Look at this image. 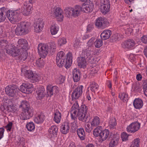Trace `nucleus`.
Returning a JSON list of instances; mask_svg holds the SVG:
<instances>
[{
	"label": "nucleus",
	"instance_id": "27",
	"mask_svg": "<svg viewBox=\"0 0 147 147\" xmlns=\"http://www.w3.org/2000/svg\"><path fill=\"white\" fill-rule=\"evenodd\" d=\"M73 78L74 82L78 81L80 78V71L79 69H74L73 71Z\"/></svg>",
	"mask_w": 147,
	"mask_h": 147
},
{
	"label": "nucleus",
	"instance_id": "21",
	"mask_svg": "<svg viewBox=\"0 0 147 147\" xmlns=\"http://www.w3.org/2000/svg\"><path fill=\"white\" fill-rule=\"evenodd\" d=\"M16 89L15 86L9 85L6 86L5 88V92L8 96L13 97L15 94Z\"/></svg>",
	"mask_w": 147,
	"mask_h": 147
},
{
	"label": "nucleus",
	"instance_id": "31",
	"mask_svg": "<svg viewBox=\"0 0 147 147\" xmlns=\"http://www.w3.org/2000/svg\"><path fill=\"white\" fill-rule=\"evenodd\" d=\"M69 124L68 123H64L61 126V131L63 134H66L69 132Z\"/></svg>",
	"mask_w": 147,
	"mask_h": 147
},
{
	"label": "nucleus",
	"instance_id": "46",
	"mask_svg": "<svg viewBox=\"0 0 147 147\" xmlns=\"http://www.w3.org/2000/svg\"><path fill=\"white\" fill-rule=\"evenodd\" d=\"M118 142V140L117 139H113L111 140L110 142L109 147H114L116 146Z\"/></svg>",
	"mask_w": 147,
	"mask_h": 147
},
{
	"label": "nucleus",
	"instance_id": "36",
	"mask_svg": "<svg viewBox=\"0 0 147 147\" xmlns=\"http://www.w3.org/2000/svg\"><path fill=\"white\" fill-rule=\"evenodd\" d=\"M19 107L24 110L25 109H27V108H29L32 107L30 106L29 103L27 101L25 100H23L21 102Z\"/></svg>",
	"mask_w": 147,
	"mask_h": 147
},
{
	"label": "nucleus",
	"instance_id": "24",
	"mask_svg": "<svg viewBox=\"0 0 147 147\" xmlns=\"http://www.w3.org/2000/svg\"><path fill=\"white\" fill-rule=\"evenodd\" d=\"M53 11V14L58 19H59V21H61L63 20L64 17L62 14L63 11L60 8L57 7Z\"/></svg>",
	"mask_w": 147,
	"mask_h": 147
},
{
	"label": "nucleus",
	"instance_id": "52",
	"mask_svg": "<svg viewBox=\"0 0 147 147\" xmlns=\"http://www.w3.org/2000/svg\"><path fill=\"white\" fill-rule=\"evenodd\" d=\"M66 42V39L64 38H59L58 40V43L60 46L65 44Z\"/></svg>",
	"mask_w": 147,
	"mask_h": 147
},
{
	"label": "nucleus",
	"instance_id": "25",
	"mask_svg": "<svg viewBox=\"0 0 147 147\" xmlns=\"http://www.w3.org/2000/svg\"><path fill=\"white\" fill-rule=\"evenodd\" d=\"M73 11L72 16L76 17L79 16L80 14V11H82V6L79 5H76L74 8H73Z\"/></svg>",
	"mask_w": 147,
	"mask_h": 147
},
{
	"label": "nucleus",
	"instance_id": "7",
	"mask_svg": "<svg viewBox=\"0 0 147 147\" xmlns=\"http://www.w3.org/2000/svg\"><path fill=\"white\" fill-rule=\"evenodd\" d=\"M34 110L32 107L25 109L21 114L20 119L22 120H26L30 119L33 115Z\"/></svg>",
	"mask_w": 147,
	"mask_h": 147
},
{
	"label": "nucleus",
	"instance_id": "13",
	"mask_svg": "<svg viewBox=\"0 0 147 147\" xmlns=\"http://www.w3.org/2000/svg\"><path fill=\"white\" fill-rule=\"evenodd\" d=\"M33 85L30 84H23L19 88L20 90L23 93L29 94L31 93L33 91Z\"/></svg>",
	"mask_w": 147,
	"mask_h": 147
},
{
	"label": "nucleus",
	"instance_id": "48",
	"mask_svg": "<svg viewBox=\"0 0 147 147\" xmlns=\"http://www.w3.org/2000/svg\"><path fill=\"white\" fill-rule=\"evenodd\" d=\"M140 140L139 139L136 138L133 141L132 144L130 147H138Z\"/></svg>",
	"mask_w": 147,
	"mask_h": 147
},
{
	"label": "nucleus",
	"instance_id": "18",
	"mask_svg": "<svg viewBox=\"0 0 147 147\" xmlns=\"http://www.w3.org/2000/svg\"><path fill=\"white\" fill-rule=\"evenodd\" d=\"M140 126V124L139 123H132L127 127V131L129 132H135L139 129Z\"/></svg>",
	"mask_w": 147,
	"mask_h": 147
},
{
	"label": "nucleus",
	"instance_id": "57",
	"mask_svg": "<svg viewBox=\"0 0 147 147\" xmlns=\"http://www.w3.org/2000/svg\"><path fill=\"white\" fill-rule=\"evenodd\" d=\"M118 37L117 34H116L112 35L111 37V41L114 42L118 40Z\"/></svg>",
	"mask_w": 147,
	"mask_h": 147
},
{
	"label": "nucleus",
	"instance_id": "40",
	"mask_svg": "<svg viewBox=\"0 0 147 147\" xmlns=\"http://www.w3.org/2000/svg\"><path fill=\"white\" fill-rule=\"evenodd\" d=\"M100 123V119L97 116L94 117L91 123V126L94 127H96L99 125Z\"/></svg>",
	"mask_w": 147,
	"mask_h": 147
},
{
	"label": "nucleus",
	"instance_id": "32",
	"mask_svg": "<svg viewBox=\"0 0 147 147\" xmlns=\"http://www.w3.org/2000/svg\"><path fill=\"white\" fill-rule=\"evenodd\" d=\"M45 116L43 113H41L38 115L34 119V121L37 124H41L42 123L44 119Z\"/></svg>",
	"mask_w": 147,
	"mask_h": 147
},
{
	"label": "nucleus",
	"instance_id": "54",
	"mask_svg": "<svg viewBox=\"0 0 147 147\" xmlns=\"http://www.w3.org/2000/svg\"><path fill=\"white\" fill-rule=\"evenodd\" d=\"M128 136L125 132H123L121 134V138L123 141H125L128 139Z\"/></svg>",
	"mask_w": 147,
	"mask_h": 147
},
{
	"label": "nucleus",
	"instance_id": "64",
	"mask_svg": "<svg viewBox=\"0 0 147 147\" xmlns=\"http://www.w3.org/2000/svg\"><path fill=\"white\" fill-rule=\"evenodd\" d=\"M4 132V129L3 128H0V140L3 137Z\"/></svg>",
	"mask_w": 147,
	"mask_h": 147
},
{
	"label": "nucleus",
	"instance_id": "60",
	"mask_svg": "<svg viewBox=\"0 0 147 147\" xmlns=\"http://www.w3.org/2000/svg\"><path fill=\"white\" fill-rule=\"evenodd\" d=\"M72 109H76L78 111L79 109H80L79 105L77 102H76L73 105L72 107Z\"/></svg>",
	"mask_w": 147,
	"mask_h": 147
},
{
	"label": "nucleus",
	"instance_id": "17",
	"mask_svg": "<svg viewBox=\"0 0 147 147\" xmlns=\"http://www.w3.org/2000/svg\"><path fill=\"white\" fill-rule=\"evenodd\" d=\"M24 76L26 78L30 79L31 82L33 83L37 82L38 80V76L34 74L32 71L30 70L26 71Z\"/></svg>",
	"mask_w": 147,
	"mask_h": 147
},
{
	"label": "nucleus",
	"instance_id": "8",
	"mask_svg": "<svg viewBox=\"0 0 147 147\" xmlns=\"http://www.w3.org/2000/svg\"><path fill=\"white\" fill-rule=\"evenodd\" d=\"M49 49L48 45L46 44H39L38 47V51L40 56L45 58L48 53Z\"/></svg>",
	"mask_w": 147,
	"mask_h": 147
},
{
	"label": "nucleus",
	"instance_id": "59",
	"mask_svg": "<svg viewBox=\"0 0 147 147\" xmlns=\"http://www.w3.org/2000/svg\"><path fill=\"white\" fill-rule=\"evenodd\" d=\"M5 52L3 50H1L0 51V59L2 60L5 59V55L4 53Z\"/></svg>",
	"mask_w": 147,
	"mask_h": 147
},
{
	"label": "nucleus",
	"instance_id": "35",
	"mask_svg": "<svg viewBox=\"0 0 147 147\" xmlns=\"http://www.w3.org/2000/svg\"><path fill=\"white\" fill-rule=\"evenodd\" d=\"M61 119V114L58 111H56L54 114L53 120L57 123H59Z\"/></svg>",
	"mask_w": 147,
	"mask_h": 147
},
{
	"label": "nucleus",
	"instance_id": "62",
	"mask_svg": "<svg viewBox=\"0 0 147 147\" xmlns=\"http://www.w3.org/2000/svg\"><path fill=\"white\" fill-rule=\"evenodd\" d=\"M58 80L60 84H62L64 82L65 80V77L63 76H60L58 78Z\"/></svg>",
	"mask_w": 147,
	"mask_h": 147
},
{
	"label": "nucleus",
	"instance_id": "14",
	"mask_svg": "<svg viewBox=\"0 0 147 147\" xmlns=\"http://www.w3.org/2000/svg\"><path fill=\"white\" fill-rule=\"evenodd\" d=\"M7 47H8V49L5 50L7 53L10 54L13 57H16L19 54V51L15 46L10 45L9 46H7Z\"/></svg>",
	"mask_w": 147,
	"mask_h": 147
},
{
	"label": "nucleus",
	"instance_id": "10",
	"mask_svg": "<svg viewBox=\"0 0 147 147\" xmlns=\"http://www.w3.org/2000/svg\"><path fill=\"white\" fill-rule=\"evenodd\" d=\"M100 9L101 12L105 14L110 10V5L109 0H101Z\"/></svg>",
	"mask_w": 147,
	"mask_h": 147
},
{
	"label": "nucleus",
	"instance_id": "41",
	"mask_svg": "<svg viewBox=\"0 0 147 147\" xmlns=\"http://www.w3.org/2000/svg\"><path fill=\"white\" fill-rule=\"evenodd\" d=\"M58 131V128L56 125L52 126L49 130V131L51 134H53L54 136L56 135Z\"/></svg>",
	"mask_w": 147,
	"mask_h": 147
},
{
	"label": "nucleus",
	"instance_id": "49",
	"mask_svg": "<svg viewBox=\"0 0 147 147\" xmlns=\"http://www.w3.org/2000/svg\"><path fill=\"white\" fill-rule=\"evenodd\" d=\"M36 65L39 67L43 66L44 65L43 60V59H41L40 58L36 60Z\"/></svg>",
	"mask_w": 147,
	"mask_h": 147
},
{
	"label": "nucleus",
	"instance_id": "15",
	"mask_svg": "<svg viewBox=\"0 0 147 147\" xmlns=\"http://www.w3.org/2000/svg\"><path fill=\"white\" fill-rule=\"evenodd\" d=\"M82 86H78L73 91L71 97L72 100L78 99L82 94Z\"/></svg>",
	"mask_w": 147,
	"mask_h": 147
},
{
	"label": "nucleus",
	"instance_id": "42",
	"mask_svg": "<svg viewBox=\"0 0 147 147\" xmlns=\"http://www.w3.org/2000/svg\"><path fill=\"white\" fill-rule=\"evenodd\" d=\"M26 127L28 131H32L35 129L34 124L32 122H30L27 124Z\"/></svg>",
	"mask_w": 147,
	"mask_h": 147
},
{
	"label": "nucleus",
	"instance_id": "22",
	"mask_svg": "<svg viewBox=\"0 0 147 147\" xmlns=\"http://www.w3.org/2000/svg\"><path fill=\"white\" fill-rule=\"evenodd\" d=\"M36 92L37 94L36 98L38 99L41 100L46 95L45 89L42 86H40Z\"/></svg>",
	"mask_w": 147,
	"mask_h": 147
},
{
	"label": "nucleus",
	"instance_id": "51",
	"mask_svg": "<svg viewBox=\"0 0 147 147\" xmlns=\"http://www.w3.org/2000/svg\"><path fill=\"white\" fill-rule=\"evenodd\" d=\"M85 130L87 132L89 133L92 130L94 127L91 126V124H87L85 126Z\"/></svg>",
	"mask_w": 147,
	"mask_h": 147
},
{
	"label": "nucleus",
	"instance_id": "1",
	"mask_svg": "<svg viewBox=\"0 0 147 147\" xmlns=\"http://www.w3.org/2000/svg\"><path fill=\"white\" fill-rule=\"evenodd\" d=\"M22 5L21 8H18L16 10H13L14 16L13 18L15 20V23L18 22L20 18L19 15L22 13L24 16H26L30 15L31 13V10L32 9V5L29 3L28 1L24 0L22 2Z\"/></svg>",
	"mask_w": 147,
	"mask_h": 147
},
{
	"label": "nucleus",
	"instance_id": "6",
	"mask_svg": "<svg viewBox=\"0 0 147 147\" xmlns=\"http://www.w3.org/2000/svg\"><path fill=\"white\" fill-rule=\"evenodd\" d=\"M94 55L92 51L88 47L82 50L81 56L86 59L87 60L89 61L90 62H92V61L94 60Z\"/></svg>",
	"mask_w": 147,
	"mask_h": 147
},
{
	"label": "nucleus",
	"instance_id": "5",
	"mask_svg": "<svg viewBox=\"0 0 147 147\" xmlns=\"http://www.w3.org/2000/svg\"><path fill=\"white\" fill-rule=\"evenodd\" d=\"M88 108L84 105H82L78 111V113L76 115L78 119L83 122L88 123L90 120V117H88L86 114L87 113Z\"/></svg>",
	"mask_w": 147,
	"mask_h": 147
},
{
	"label": "nucleus",
	"instance_id": "47",
	"mask_svg": "<svg viewBox=\"0 0 147 147\" xmlns=\"http://www.w3.org/2000/svg\"><path fill=\"white\" fill-rule=\"evenodd\" d=\"M109 127L111 128H113L116 125V120L115 118H112L109 121Z\"/></svg>",
	"mask_w": 147,
	"mask_h": 147
},
{
	"label": "nucleus",
	"instance_id": "38",
	"mask_svg": "<svg viewBox=\"0 0 147 147\" xmlns=\"http://www.w3.org/2000/svg\"><path fill=\"white\" fill-rule=\"evenodd\" d=\"M59 28L58 27L56 26L55 24L53 23L51 27V32L52 35L56 34L58 31Z\"/></svg>",
	"mask_w": 147,
	"mask_h": 147
},
{
	"label": "nucleus",
	"instance_id": "34",
	"mask_svg": "<svg viewBox=\"0 0 147 147\" xmlns=\"http://www.w3.org/2000/svg\"><path fill=\"white\" fill-rule=\"evenodd\" d=\"M8 42L7 40H0V48H1V50H3L4 52H6V50L7 49L8 46H9L10 45H7Z\"/></svg>",
	"mask_w": 147,
	"mask_h": 147
},
{
	"label": "nucleus",
	"instance_id": "12",
	"mask_svg": "<svg viewBox=\"0 0 147 147\" xmlns=\"http://www.w3.org/2000/svg\"><path fill=\"white\" fill-rule=\"evenodd\" d=\"M44 25V23L42 19L40 18L37 20L33 25L34 27V31L36 32H39L42 30Z\"/></svg>",
	"mask_w": 147,
	"mask_h": 147
},
{
	"label": "nucleus",
	"instance_id": "11",
	"mask_svg": "<svg viewBox=\"0 0 147 147\" xmlns=\"http://www.w3.org/2000/svg\"><path fill=\"white\" fill-rule=\"evenodd\" d=\"M135 41L132 39H129L124 41L121 44L122 47L127 50L134 49L136 46Z\"/></svg>",
	"mask_w": 147,
	"mask_h": 147
},
{
	"label": "nucleus",
	"instance_id": "26",
	"mask_svg": "<svg viewBox=\"0 0 147 147\" xmlns=\"http://www.w3.org/2000/svg\"><path fill=\"white\" fill-rule=\"evenodd\" d=\"M72 56L71 53H68L67 55V58L65 59L66 62L65 67L66 68H69L72 63Z\"/></svg>",
	"mask_w": 147,
	"mask_h": 147
},
{
	"label": "nucleus",
	"instance_id": "28",
	"mask_svg": "<svg viewBox=\"0 0 147 147\" xmlns=\"http://www.w3.org/2000/svg\"><path fill=\"white\" fill-rule=\"evenodd\" d=\"M87 60L83 57L81 56L77 58V62L78 65L80 67H84L86 66L87 64L86 62Z\"/></svg>",
	"mask_w": 147,
	"mask_h": 147
},
{
	"label": "nucleus",
	"instance_id": "39",
	"mask_svg": "<svg viewBox=\"0 0 147 147\" xmlns=\"http://www.w3.org/2000/svg\"><path fill=\"white\" fill-rule=\"evenodd\" d=\"M73 8L71 7H67L65 8L64 12L66 16L69 17L70 16H72V13L73 11Z\"/></svg>",
	"mask_w": 147,
	"mask_h": 147
},
{
	"label": "nucleus",
	"instance_id": "2",
	"mask_svg": "<svg viewBox=\"0 0 147 147\" xmlns=\"http://www.w3.org/2000/svg\"><path fill=\"white\" fill-rule=\"evenodd\" d=\"M31 24L29 22H22L18 24L15 31L17 35H24L28 33Z\"/></svg>",
	"mask_w": 147,
	"mask_h": 147
},
{
	"label": "nucleus",
	"instance_id": "37",
	"mask_svg": "<svg viewBox=\"0 0 147 147\" xmlns=\"http://www.w3.org/2000/svg\"><path fill=\"white\" fill-rule=\"evenodd\" d=\"M99 86L95 82H92L90 85V90L94 92H97L98 91Z\"/></svg>",
	"mask_w": 147,
	"mask_h": 147
},
{
	"label": "nucleus",
	"instance_id": "55",
	"mask_svg": "<svg viewBox=\"0 0 147 147\" xmlns=\"http://www.w3.org/2000/svg\"><path fill=\"white\" fill-rule=\"evenodd\" d=\"M16 109V107L13 104L8 105V112H14L15 111Z\"/></svg>",
	"mask_w": 147,
	"mask_h": 147
},
{
	"label": "nucleus",
	"instance_id": "56",
	"mask_svg": "<svg viewBox=\"0 0 147 147\" xmlns=\"http://www.w3.org/2000/svg\"><path fill=\"white\" fill-rule=\"evenodd\" d=\"M4 101L5 103L4 104H6L7 105H11L13 104V101L8 98L5 99L4 100Z\"/></svg>",
	"mask_w": 147,
	"mask_h": 147
},
{
	"label": "nucleus",
	"instance_id": "58",
	"mask_svg": "<svg viewBox=\"0 0 147 147\" xmlns=\"http://www.w3.org/2000/svg\"><path fill=\"white\" fill-rule=\"evenodd\" d=\"M132 88L135 90L139 91L140 89L139 84L138 83H135L134 84Z\"/></svg>",
	"mask_w": 147,
	"mask_h": 147
},
{
	"label": "nucleus",
	"instance_id": "16",
	"mask_svg": "<svg viewBox=\"0 0 147 147\" xmlns=\"http://www.w3.org/2000/svg\"><path fill=\"white\" fill-rule=\"evenodd\" d=\"M96 21L95 23L96 26L101 29L105 28L108 24V22L106 19L101 17L99 18L96 20Z\"/></svg>",
	"mask_w": 147,
	"mask_h": 147
},
{
	"label": "nucleus",
	"instance_id": "61",
	"mask_svg": "<svg viewBox=\"0 0 147 147\" xmlns=\"http://www.w3.org/2000/svg\"><path fill=\"white\" fill-rule=\"evenodd\" d=\"M13 123L11 122H9L6 126L5 128L7 131H10L11 130Z\"/></svg>",
	"mask_w": 147,
	"mask_h": 147
},
{
	"label": "nucleus",
	"instance_id": "30",
	"mask_svg": "<svg viewBox=\"0 0 147 147\" xmlns=\"http://www.w3.org/2000/svg\"><path fill=\"white\" fill-rule=\"evenodd\" d=\"M133 105L135 108L140 109L143 106V101L140 98H136L133 102Z\"/></svg>",
	"mask_w": 147,
	"mask_h": 147
},
{
	"label": "nucleus",
	"instance_id": "44",
	"mask_svg": "<svg viewBox=\"0 0 147 147\" xmlns=\"http://www.w3.org/2000/svg\"><path fill=\"white\" fill-rule=\"evenodd\" d=\"M50 52L52 54H53V53L55 52L56 51L55 49L56 47L55 43L53 42H50Z\"/></svg>",
	"mask_w": 147,
	"mask_h": 147
},
{
	"label": "nucleus",
	"instance_id": "33",
	"mask_svg": "<svg viewBox=\"0 0 147 147\" xmlns=\"http://www.w3.org/2000/svg\"><path fill=\"white\" fill-rule=\"evenodd\" d=\"M77 133L78 136L81 140H84L85 139V133L83 128H80L78 129Z\"/></svg>",
	"mask_w": 147,
	"mask_h": 147
},
{
	"label": "nucleus",
	"instance_id": "63",
	"mask_svg": "<svg viewBox=\"0 0 147 147\" xmlns=\"http://www.w3.org/2000/svg\"><path fill=\"white\" fill-rule=\"evenodd\" d=\"M141 41L144 43H147V35H144L141 38Z\"/></svg>",
	"mask_w": 147,
	"mask_h": 147
},
{
	"label": "nucleus",
	"instance_id": "4",
	"mask_svg": "<svg viewBox=\"0 0 147 147\" xmlns=\"http://www.w3.org/2000/svg\"><path fill=\"white\" fill-rule=\"evenodd\" d=\"M102 127L98 126L93 131V135L95 137L99 136L100 142L105 140L109 136V131L107 129L102 130Z\"/></svg>",
	"mask_w": 147,
	"mask_h": 147
},
{
	"label": "nucleus",
	"instance_id": "50",
	"mask_svg": "<svg viewBox=\"0 0 147 147\" xmlns=\"http://www.w3.org/2000/svg\"><path fill=\"white\" fill-rule=\"evenodd\" d=\"M8 105L6 104H3L1 106L0 109L1 110L5 113H7L8 112Z\"/></svg>",
	"mask_w": 147,
	"mask_h": 147
},
{
	"label": "nucleus",
	"instance_id": "9",
	"mask_svg": "<svg viewBox=\"0 0 147 147\" xmlns=\"http://www.w3.org/2000/svg\"><path fill=\"white\" fill-rule=\"evenodd\" d=\"M57 64L59 67H62L65 65L64 63L66 62L65 55L63 51H60L57 54L56 58Z\"/></svg>",
	"mask_w": 147,
	"mask_h": 147
},
{
	"label": "nucleus",
	"instance_id": "19",
	"mask_svg": "<svg viewBox=\"0 0 147 147\" xmlns=\"http://www.w3.org/2000/svg\"><path fill=\"white\" fill-rule=\"evenodd\" d=\"M47 95L51 96L54 94H57L58 92V88L56 86H52L51 85H48L47 87Z\"/></svg>",
	"mask_w": 147,
	"mask_h": 147
},
{
	"label": "nucleus",
	"instance_id": "29",
	"mask_svg": "<svg viewBox=\"0 0 147 147\" xmlns=\"http://www.w3.org/2000/svg\"><path fill=\"white\" fill-rule=\"evenodd\" d=\"M111 31L109 30H105L104 31L100 34L101 39L106 40L109 38L111 35Z\"/></svg>",
	"mask_w": 147,
	"mask_h": 147
},
{
	"label": "nucleus",
	"instance_id": "43",
	"mask_svg": "<svg viewBox=\"0 0 147 147\" xmlns=\"http://www.w3.org/2000/svg\"><path fill=\"white\" fill-rule=\"evenodd\" d=\"M128 95L124 93H121L119 95V97L124 102H126L128 99Z\"/></svg>",
	"mask_w": 147,
	"mask_h": 147
},
{
	"label": "nucleus",
	"instance_id": "20",
	"mask_svg": "<svg viewBox=\"0 0 147 147\" xmlns=\"http://www.w3.org/2000/svg\"><path fill=\"white\" fill-rule=\"evenodd\" d=\"M94 8V4L92 2L88 4L86 2H84L82 5V11L86 13H89L92 12Z\"/></svg>",
	"mask_w": 147,
	"mask_h": 147
},
{
	"label": "nucleus",
	"instance_id": "23",
	"mask_svg": "<svg viewBox=\"0 0 147 147\" xmlns=\"http://www.w3.org/2000/svg\"><path fill=\"white\" fill-rule=\"evenodd\" d=\"M28 44L27 41L25 39L21 38L18 41V44L17 45L19 49H26L28 47Z\"/></svg>",
	"mask_w": 147,
	"mask_h": 147
},
{
	"label": "nucleus",
	"instance_id": "53",
	"mask_svg": "<svg viewBox=\"0 0 147 147\" xmlns=\"http://www.w3.org/2000/svg\"><path fill=\"white\" fill-rule=\"evenodd\" d=\"M27 53L26 51L22 53L20 56V58L24 61H25L27 58Z\"/></svg>",
	"mask_w": 147,
	"mask_h": 147
},
{
	"label": "nucleus",
	"instance_id": "45",
	"mask_svg": "<svg viewBox=\"0 0 147 147\" xmlns=\"http://www.w3.org/2000/svg\"><path fill=\"white\" fill-rule=\"evenodd\" d=\"M101 39H97L94 42L95 46L96 47L99 48L101 47L103 44V42Z\"/></svg>",
	"mask_w": 147,
	"mask_h": 147
},
{
	"label": "nucleus",
	"instance_id": "3",
	"mask_svg": "<svg viewBox=\"0 0 147 147\" xmlns=\"http://www.w3.org/2000/svg\"><path fill=\"white\" fill-rule=\"evenodd\" d=\"M13 10H8L5 7L0 8V22H4L7 16L10 22L12 24H15V21L13 19Z\"/></svg>",
	"mask_w": 147,
	"mask_h": 147
}]
</instances>
